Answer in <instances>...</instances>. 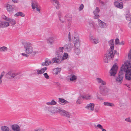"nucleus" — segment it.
Returning a JSON list of instances; mask_svg holds the SVG:
<instances>
[{"mask_svg": "<svg viewBox=\"0 0 131 131\" xmlns=\"http://www.w3.org/2000/svg\"><path fill=\"white\" fill-rule=\"evenodd\" d=\"M128 59L129 61L125 62L121 68L118 75L116 79V81L120 84L122 83L123 78L124 72H125V78L126 80H131V49L130 50L128 54Z\"/></svg>", "mask_w": 131, "mask_h": 131, "instance_id": "obj_1", "label": "nucleus"}, {"mask_svg": "<svg viewBox=\"0 0 131 131\" xmlns=\"http://www.w3.org/2000/svg\"><path fill=\"white\" fill-rule=\"evenodd\" d=\"M73 41L75 47L74 52L77 54L78 55L81 52L79 49L80 41L78 35H77L76 36L74 37V39H73Z\"/></svg>", "mask_w": 131, "mask_h": 131, "instance_id": "obj_2", "label": "nucleus"}, {"mask_svg": "<svg viewBox=\"0 0 131 131\" xmlns=\"http://www.w3.org/2000/svg\"><path fill=\"white\" fill-rule=\"evenodd\" d=\"M24 45L26 53L29 54L32 53L34 54H36V52L34 51L33 48L30 43L25 42L24 43Z\"/></svg>", "mask_w": 131, "mask_h": 131, "instance_id": "obj_3", "label": "nucleus"}, {"mask_svg": "<svg viewBox=\"0 0 131 131\" xmlns=\"http://www.w3.org/2000/svg\"><path fill=\"white\" fill-rule=\"evenodd\" d=\"M116 52V50L114 51V53L113 52L111 51H107V53L105 54L103 60L104 62L105 63H107L108 62V59L110 58L112 59L114 56V55Z\"/></svg>", "mask_w": 131, "mask_h": 131, "instance_id": "obj_4", "label": "nucleus"}, {"mask_svg": "<svg viewBox=\"0 0 131 131\" xmlns=\"http://www.w3.org/2000/svg\"><path fill=\"white\" fill-rule=\"evenodd\" d=\"M6 76L7 78L9 79L13 78L15 77L19 78L21 77V75L19 72L10 71L7 74Z\"/></svg>", "mask_w": 131, "mask_h": 131, "instance_id": "obj_5", "label": "nucleus"}, {"mask_svg": "<svg viewBox=\"0 0 131 131\" xmlns=\"http://www.w3.org/2000/svg\"><path fill=\"white\" fill-rule=\"evenodd\" d=\"M45 110L48 111L52 113H54L57 112L60 113L61 108H58L56 107H46L45 108Z\"/></svg>", "mask_w": 131, "mask_h": 131, "instance_id": "obj_6", "label": "nucleus"}, {"mask_svg": "<svg viewBox=\"0 0 131 131\" xmlns=\"http://www.w3.org/2000/svg\"><path fill=\"white\" fill-rule=\"evenodd\" d=\"M100 93L103 96L107 95L109 91V89L106 87L100 85L99 86Z\"/></svg>", "mask_w": 131, "mask_h": 131, "instance_id": "obj_7", "label": "nucleus"}, {"mask_svg": "<svg viewBox=\"0 0 131 131\" xmlns=\"http://www.w3.org/2000/svg\"><path fill=\"white\" fill-rule=\"evenodd\" d=\"M118 68V67L117 65V64L115 63L113 66L110 71L111 76H115L117 71Z\"/></svg>", "mask_w": 131, "mask_h": 131, "instance_id": "obj_8", "label": "nucleus"}, {"mask_svg": "<svg viewBox=\"0 0 131 131\" xmlns=\"http://www.w3.org/2000/svg\"><path fill=\"white\" fill-rule=\"evenodd\" d=\"M31 6L32 9L35 11H37L38 13H40L41 7L38 3L35 2H32L31 4Z\"/></svg>", "mask_w": 131, "mask_h": 131, "instance_id": "obj_9", "label": "nucleus"}, {"mask_svg": "<svg viewBox=\"0 0 131 131\" xmlns=\"http://www.w3.org/2000/svg\"><path fill=\"white\" fill-rule=\"evenodd\" d=\"M57 56L56 57L53 58L52 59V63H56L57 64H59L62 61L61 59V56Z\"/></svg>", "mask_w": 131, "mask_h": 131, "instance_id": "obj_10", "label": "nucleus"}, {"mask_svg": "<svg viewBox=\"0 0 131 131\" xmlns=\"http://www.w3.org/2000/svg\"><path fill=\"white\" fill-rule=\"evenodd\" d=\"M59 113L62 115L66 116L68 118L72 117L71 113L61 108Z\"/></svg>", "mask_w": 131, "mask_h": 131, "instance_id": "obj_11", "label": "nucleus"}, {"mask_svg": "<svg viewBox=\"0 0 131 131\" xmlns=\"http://www.w3.org/2000/svg\"><path fill=\"white\" fill-rule=\"evenodd\" d=\"M3 18L5 20L8 21L9 23L12 26L16 24L15 21L13 19H11L5 16H3Z\"/></svg>", "mask_w": 131, "mask_h": 131, "instance_id": "obj_12", "label": "nucleus"}, {"mask_svg": "<svg viewBox=\"0 0 131 131\" xmlns=\"http://www.w3.org/2000/svg\"><path fill=\"white\" fill-rule=\"evenodd\" d=\"M52 4L57 9H59L60 7V5L58 0H50Z\"/></svg>", "mask_w": 131, "mask_h": 131, "instance_id": "obj_13", "label": "nucleus"}, {"mask_svg": "<svg viewBox=\"0 0 131 131\" xmlns=\"http://www.w3.org/2000/svg\"><path fill=\"white\" fill-rule=\"evenodd\" d=\"M108 44L110 47L107 51H111L114 52V51H113L114 49V40L112 39L110 40L108 42Z\"/></svg>", "mask_w": 131, "mask_h": 131, "instance_id": "obj_14", "label": "nucleus"}, {"mask_svg": "<svg viewBox=\"0 0 131 131\" xmlns=\"http://www.w3.org/2000/svg\"><path fill=\"white\" fill-rule=\"evenodd\" d=\"M51 63V61L50 59L48 58H46L45 59V62L42 63L41 65L43 66H47Z\"/></svg>", "mask_w": 131, "mask_h": 131, "instance_id": "obj_15", "label": "nucleus"}, {"mask_svg": "<svg viewBox=\"0 0 131 131\" xmlns=\"http://www.w3.org/2000/svg\"><path fill=\"white\" fill-rule=\"evenodd\" d=\"M6 7L7 11L9 12H11L14 10L15 6H14L11 5L7 4Z\"/></svg>", "mask_w": 131, "mask_h": 131, "instance_id": "obj_16", "label": "nucleus"}, {"mask_svg": "<svg viewBox=\"0 0 131 131\" xmlns=\"http://www.w3.org/2000/svg\"><path fill=\"white\" fill-rule=\"evenodd\" d=\"M100 9L98 7H96L95 10L93 11V13L94 15V19L98 18L99 16L98 15V13L100 12Z\"/></svg>", "mask_w": 131, "mask_h": 131, "instance_id": "obj_17", "label": "nucleus"}, {"mask_svg": "<svg viewBox=\"0 0 131 131\" xmlns=\"http://www.w3.org/2000/svg\"><path fill=\"white\" fill-rule=\"evenodd\" d=\"M64 49L63 47H60L58 50L56 51V56H61L62 55V54L63 52V50Z\"/></svg>", "mask_w": 131, "mask_h": 131, "instance_id": "obj_18", "label": "nucleus"}, {"mask_svg": "<svg viewBox=\"0 0 131 131\" xmlns=\"http://www.w3.org/2000/svg\"><path fill=\"white\" fill-rule=\"evenodd\" d=\"M94 104L90 103L88 104L85 106V108L88 110H90L92 111L94 110Z\"/></svg>", "mask_w": 131, "mask_h": 131, "instance_id": "obj_19", "label": "nucleus"}, {"mask_svg": "<svg viewBox=\"0 0 131 131\" xmlns=\"http://www.w3.org/2000/svg\"><path fill=\"white\" fill-rule=\"evenodd\" d=\"M11 127L12 129L14 131H20V127L18 125L14 124L11 126Z\"/></svg>", "mask_w": 131, "mask_h": 131, "instance_id": "obj_20", "label": "nucleus"}, {"mask_svg": "<svg viewBox=\"0 0 131 131\" xmlns=\"http://www.w3.org/2000/svg\"><path fill=\"white\" fill-rule=\"evenodd\" d=\"M90 39L92 42L95 44H96L99 42L98 39L94 38L92 35L90 36Z\"/></svg>", "mask_w": 131, "mask_h": 131, "instance_id": "obj_21", "label": "nucleus"}, {"mask_svg": "<svg viewBox=\"0 0 131 131\" xmlns=\"http://www.w3.org/2000/svg\"><path fill=\"white\" fill-rule=\"evenodd\" d=\"M123 3L120 2L119 3L117 1H116L114 2L115 6L117 8L122 9L123 8Z\"/></svg>", "mask_w": 131, "mask_h": 131, "instance_id": "obj_22", "label": "nucleus"}, {"mask_svg": "<svg viewBox=\"0 0 131 131\" xmlns=\"http://www.w3.org/2000/svg\"><path fill=\"white\" fill-rule=\"evenodd\" d=\"M54 39H56V40H57V38H56L55 37H49L47 39L48 43H50V45H52L54 42Z\"/></svg>", "mask_w": 131, "mask_h": 131, "instance_id": "obj_23", "label": "nucleus"}, {"mask_svg": "<svg viewBox=\"0 0 131 131\" xmlns=\"http://www.w3.org/2000/svg\"><path fill=\"white\" fill-rule=\"evenodd\" d=\"M9 26V23L6 21L2 22L0 21V26L2 28L5 27Z\"/></svg>", "mask_w": 131, "mask_h": 131, "instance_id": "obj_24", "label": "nucleus"}, {"mask_svg": "<svg viewBox=\"0 0 131 131\" xmlns=\"http://www.w3.org/2000/svg\"><path fill=\"white\" fill-rule=\"evenodd\" d=\"M73 44L71 43H68V44L66 45L65 47L67 49V51H70L71 49L73 47Z\"/></svg>", "mask_w": 131, "mask_h": 131, "instance_id": "obj_25", "label": "nucleus"}, {"mask_svg": "<svg viewBox=\"0 0 131 131\" xmlns=\"http://www.w3.org/2000/svg\"><path fill=\"white\" fill-rule=\"evenodd\" d=\"M98 23L99 26L101 28H105L106 27V24L100 20H98Z\"/></svg>", "mask_w": 131, "mask_h": 131, "instance_id": "obj_26", "label": "nucleus"}, {"mask_svg": "<svg viewBox=\"0 0 131 131\" xmlns=\"http://www.w3.org/2000/svg\"><path fill=\"white\" fill-rule=\"evenodd\" d=\"M96 80L98 83H101V85H105L106 84V82L105 81H104L100 78H97Z\"/></svg>", "mask_w": 131, "mask_h": 131, "instance_id": "obj_27", "label": "nucleus"}, {"mask_svg": "<svg viewBox=\"0 0 131 131\" xmlns=\"http://www.w3.org/2000/svg\"><path fill=\"white\" fill-rule=\"evenodd\" d=\"M61 70V69L59 68H57L54 69L53 70V73L54 74L57 75L60 73Z\"/></svg>", "mask_w": 131, "mask_h": 131, "instance_id": "obj_28", "label": "nucleus"}, {"mask_svg": "<svg viewBox=\"0 0 131 131\" xmlns=\"http://www.w3.org/2000/svg\"><path fill=\"white\" fill-rule=\"evenodd\" d=\"M14 16L16 17L20 16L22 17H24L25 16V15L21 12H19L15 14Z\"/></svg>", "mask_w": 131, "mask_h": 131, "instance_id": "obj_29", "label": "nucleus"}, {"mask_svg": "<svg viewBox=\"0 0 131 131\" xmlns=\"http://www.w3.org/2000/svg\"><path fill=\"white\" fill-rule=\"evenodd\" d=\"M2 131H9V129L8 127L5 126H3L1 127Z\"/></svg>", "mask_w": 131, "mask_h": 131, "instance_id": "obj_30", "label": "nucleus"}, {"mask_svg": "<svg viewBox=\"0 0 131 131\" xmlns=\"http://www.w3.org/2000/svg\"><path fill=\"white\" fill-rule=\"evenodd\" d=\"M81 97L83 99H85L86 100H90L92 98V97L89 95L82 96Z\"/></svg>", "mask_w": 131, "mask_h": 131, "instance_id": "obj_31", "label": "nucleus"}, {"mask_svg": "<svg viewBox=\"0 0 131 131\" xmlns=\"http://www.w3.org/2000/svg\"><path fill=\"white\" fill-rule=\"evenodd\" d=\"M103 104L105 106H109L114 107V104L112 103L105 102Z\"/></svg>", "mask_w": 131, "mask_h": 131, "instance_id": "obj_32", "label": "nucleus"}, {"mask_svg": "<svg viewBox=\"0 0 131 131\" xmlns=\"http://www.w3.org/2000/svg\"><path fill=\"white\" fill-rule=\"evenodd\" d=\"M7 48L5 46H3L0 48V52H5L7 51Z\"/></svg>", "mask_w": 131, "mask_h": 131, "instance_id": "obj_33", "label": "nucleus"}, {"mask_svg": "<svg viewBox=\"0 0 131 131\" xmlns=\"http://www.w3.org/2000/svg\"><path fill=\"white\" fill-rule=\"evenodd\" d=\"M68 57V54L67 53H64L63 57L61 55V59L63 61L64 60L67 59Z\"/></svg>", "mask_w": 131, "mask_h": 131, "instance_id": "obj_34", "label": "nucleus"}, {"mask_svg": "<svg viewBox=\"0 0 131 131\" xmlns=\"http://www.w3.org/2000/svg\"><path fill=\"white\" fill-rule=\"evenodd\" d=\"M59 101L60 102L64 104H67L69 103L68 101L62 98H59Z\"/></svg>", "mask_w": 131, "mask_h": 131, "instance_id": "obj_35", "label": "nucleus"}, {"mask_svg": "<svg viewBox=\"0 0 131 131\" xmlns=\"http://www.w3.org/2000/svg\"><path fill=\"white\" fill-rule=\"evenodd\" d=\"M97 127L98 128L101 129L102 131H106L105 129L103 128L102 126L100 124H97Z\"/></svg>", "mask_w": 131, "mask_h": 131, "instance_id": "obj_36", "label": "nucleus"}, {"mask_svg": "<svg viewBox=\"0 0 131 131\" xmlns=\"http://www.w3.org/2000/svg\"><path fill=\"white\" fill-rule=\"evenodd\" d=\"M77 79V77L74 75L72 76L70 78V80L71 81H75Z\"/></svg>", "mask_w": 131, "mask_h": 131, "instance_id": "obj_37", "label": "nucleus"}, {"mask_svg": "<svg viewBox=\"0 0 131 131\" xmlns=\"http://www.w3.org/2000/svg\"><path fill=\"white\" fill-rule=\"evenodd\" d=\"M59 19L60 20L61 23H64L65 22V21L62 18V16L61 15H59Z\"/></svg>", "mask_w": 131, "mask_h": 131, "instance_id": "obj_38", "label": "nucleus"}, {"mask_svg": "<svg viewBox=\"0 0 131 131\" xmlns=\"http://www.w3.org/2000/svg\"><path fill=\"white\" fill-rule=\"evenodd\" d=\"M84 7V6L83 4H82L80 6L79 8V11H81L83 9V8Z\"/></svg>", "mask_w": 131, "mask_h": 131, "instance_id": "obj_39", "label": "nucleus"}, {"mask_svg": "<svg viewBox=\"0 0 131 131\" xmlns=\"http://www.w3.org/2000/svg\"><path fill=\"white\" fill-rule=\"evenodd\" d=\"M43 75L44 77L47 79H49V76L48 75L47 73H46L43 74Z\"/></svg>", "mask_w": 131, "mask_h": 131, "instance_id": "obj_40", "label": "nucleus"}, {"mask_svg": "<svg viewBox=\"0 0 131 131\" xmlns=\"http://www.w3.org/2000/svg\"><path fill=\"white\" fill-rule=\"evenodd\" d=\"M67 16L68 17L67 19L69 21H70L71 20L72 18L71 15H67Z\"/></svg>", "mask_w": 131, "mask_h": 131, "instance_id": "obj_41", "label": "nucleus"}, {"mask_svg": "<svg viewBox=\"0 0 131 131\" xmlns=\"http://www.w3.org/2000/svg\"><path fill=\"white\" fill-rule=\"evenodd\" d=\"M37 74L39 75V74H42L43 73L42 71V70H41V69L40 70H39V69H38L37 70Z\"/></svg>", "mask_w": 131, "mask_h": 131, "instance_id": "obj_42", "label": "nucleus"}, {"mask_svg": "<svg viewBox=\"0 0 131 131\" xmlns=\"http://www.w3.org/2000/svg\"><path fill=\"white\" fill-rule=\"evenodd\" d=\"M34 131H44V130L43 128H39L37 129H35Z\"/></svg>", "mask_w": 131, "mask_h": 131, "instance_id": "obj_43", "label": "nucleus"}, {"mask_svg": "<svg viewBox=\"0 0 131 131\" xmlns=\"http://www.w3.org/2000/svg\"><path fill=\"white\" fill-rule=\"evenodd\" d=\"M81 99V97H79L78 98V99L77 101L76 102L77 104H80L81 103V101H80V99Z\"/></svg>", "mask_w": 131, "mask_h": 131, "instance_id": "obj_44", "label": "nucleus"}, {"mask_svg": "<svg viewBox=\"0 0 131 131\" xmlns=\"http://www.w3.org/2000/svg\"><path fill=\"white\" fill-rule=\"evenodd\" d=\"M90 26L91 27H93L94 24V22L92 21L89 22L88 23Z\"/></svg>", "mask_w": 131, "mask_h": 131, "instance_id": "obj_45", "label": "nucleus"}, {"mask_svg": "<svg viewBox=\"0 0 131 131\" xmlns=\"http://www.w3.org/2000/svg\"><path fill=\"white\" fill-rule=\"evenodd\" d=\"M51 105H55L57 103L56 102H55L53 100H52V101L51 102Z\"/></svg>", "mask_w": 131, "mask_h": 131, "instance_id": "obj_46", "label": "nucleus"}, {"mask_svg": "<svg viewBox=\"0 0 131 131\" xmlns=\"http://www.w3.org/2000/svg\"><path fill=\"white\" fill-rule=\"evenodd\" d=\"M125 121L129 123H131V119H130V117H128L126 118L125 119Z\"/></svg>", "mask_w": 131, "mask_h": 131, "instance_id": "obj_47", "label": "nucleus"}, {"mask_svg": "<svg viewBox=\"0 0 131 131\" xmlns=\"http://www.w3.org/2000/svg\"><path fill=\"white\" fill-rule=\"evenodd\" d=\"M47 69L48 68L47 67H45L42 68H41V70H42V71L43 73L45 72V71H46Z\"/></svg>", "mask_w": 131, "mask_h": 131, "instance_id": "obj_48", "label": "nucleus"}, {"mask_svg": "<svg viewBox=\"0 0 131 131\" xmlns=\"http://www.w3.org/2000/svg\"><path fill=\"white\" fill-rule=\"evenodd\" d=\"M119 40L118 38H116L115 40V43L116 44H119Z\"/></svg>", "mask_w": 131, "mask_h": 131, "instance_id": "obj_49", "label": "nucleus"}, {"mask_svg": "<svg viewBox=\"0 0 131 131\" xmlns=\"http://www.w3.org/2000/svg\"><path fill=\"white\" fill-rule=\"evenodd\" d=\"M68 38L69 39V41H70L71 40V34L70 32H69L68 35Z\"/></svg>", "mask_w": 131, "mask_h": 131, "instance_id": "obj_50", "label": "nucleus"}, {"mask_svg": "<svg viewBox=\"0 0 131 131\" xmlns=\"http://www.w3.org/2000/svg\"><path fill=\"white\" fill-rule=\"evenodd\" d=\"M21 55L24 57H28L29 56L27 54H25V53H21Z\"/></svg>", "mask_w": 131, "mask_h": 131, "instance_id": "obj_51", "label": "nucleus"}, {"mask_svg": "<svg viewBox=\"0 0 131 131\" xmlns=\"http://www.w3.org/2000/svg\"><path fill=\"white\" fill-rule=\"evenodd\" d=\"M4 72H3L1 73L0 75V79H2L3 77L4 76Z\"/></svg>", "mask_w": 131, "mask_h": 131, "instance_id": "obj_52", "label": "nucleus"}, {"mask_svg": "<svg viewBox=\"0 0 131 131\" xmlns=\"http://www.w3.org/2000/svg\"><path fill=\"white\" fill-rule=\"evenodd\" d=\"M99 108L98 107L95 108L94 110L95 112H99Z\"/></svg>", "mask_w": 131, "mask_h": 131, "instance_id": "obj_53", "label": "nucleus"}, {"mask_svg": "<svg viewBox=\"0 0 131 131\" xmlns=\"http://www.w3.org/2000/svg\"><path fill=\"white\" fill-rule=\"evenodd\" d=\"M128 26L129 28L131 30V21H130L128 23Z\"/></svg>", "mask_w": 131, "mask_h": 131, "instance_id": "obj_54", "label": "nucleus"}, {"mask_svg": "<svg viewBox=\"0 0 131 131\" xmlns=\"http://www.w3.org/2000/svg\"><path fill=\"white\" fill-rule=\"evenodd\" d=\"M124 42L123 41H122L121 42H119V45H124Z\"/></svg>", "mask_w": 131, "mask_h": 131, "instance_id": "obj_55", "label": "nucleus"}, {"mask_svg": "<svg viewBox=\"0 0 131 131\" xmlns=\"http://www.w3.org/2000/svg\"><path fill=\"white\" fill-rule=\"evenodd\" d=\"M126 18H128L129 17H131V16L129 14H127L126 15Z\"/></svg>", "mask_w": 131, "mask_h": 131, "instance_id": "obj_56", "label": "nucleus"}, {"mask_svg": "<svg viewBox=\"0 0 131 131\" xmlns=\"http://www.w3.org/2000/svg\"><path fill=\"white\" fill-rule=\"evenodd\" d=\"M126 19V20L128 21H131V17H129L128 18H127Z\"/></svg>", "mask_w": 131, "mask_h": 131, "instance_id": "obj_57", "label": "nucleus"}, {"mask_svg": "<svg viewBox=\"0 0 131 131\" xmlns=\"http://www.w3.org/2000/svg\"><path fill=\"white\" fill-rule=\"evenodd\" d=\"M97 98L98 99H99V100H102V98H101L100 97H99L97 95Z\"/></svg>", "mask_w": 131, "mask_h": 131, "instance_id": "obj_58", "label": "nucleus"}, {"mask_svg": "<svg viewBox=\"0 0 131 131\" xmlns=\"http://www.w3.org/2000/svg\"><path fill=\"white\" fill-rule=\"evenodd\" d=\"M13 2H14V3H17L18 2V1H17L16 0H12Z\"/></svg>", "mask_w": 131, "mask_h": 131, "instance_id": "obj_59", "label": "nucleus"}, {"mask_svg": "<svg viewBox=\"0 0 131 131\" xmlns=\"http://www.w3.org/2000/svg\"><path fill=\"white\" fill-rule=\"evenodd\" d=\"M46 104L48 105H51V102H47L46 103Z\"/></svg>", "mask_w": 131, "mask_h": 131, "instance_id": "obj_60", "label": "nucleus"}, {"mask_svg": "<svg viewBox=\"0 0 131 131\" xmlns=\"http://www.w3.org/2000/svg\"><path fill=\"white\" fill-rule=\"evenodd\" d=\"M128 88H130L129 85L128 84H126L125 85Z\"/></svg>", "mask_w": 131, "mask_h": 131, "instance_id": "obj_61", "label": "nucleus"}, {"mask_svg": "<svg viewBox=\"0 0 131 131\" xmlns=\"http://www.w3.org/2000/svg\"><path fill=\"white\" fill-rule=\"evenodd\" d=\"M2 79H0V84H1L2 83Z\"/></svg>", "mask_w": 131, "mask_h": 131, "instance_id": "obj_62", "label": "nucleus"}, {"mask_svg": "<svg viewBox=\"0 0 131 131\" xmlns=\"http://www.w3.org/2000/svg\"><path fill=\"white\" fill-rule=\"evenodd\" d=\"M128 89L129 90H130L131 91V89L130 88H128Z\"/></svg>", "mask_w": 131, "mask_h": 131, "instance_id": "obj_63", "label": "nucleus"}]
</instances>
